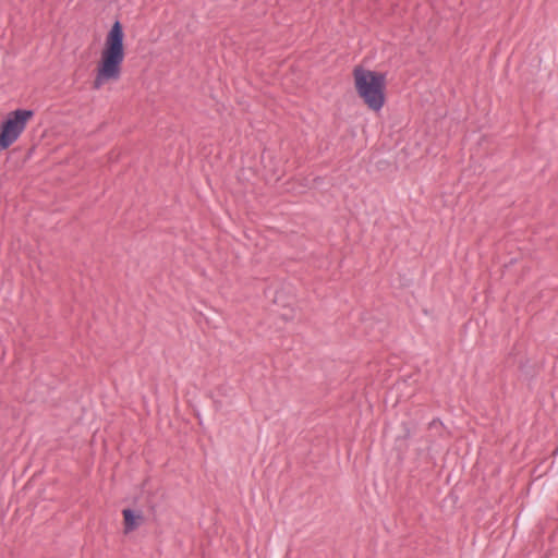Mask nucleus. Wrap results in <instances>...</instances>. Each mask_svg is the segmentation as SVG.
Masks as SVG:
<instances>
[{
	"instance_id": "nucleus-1",
	"label": "nucleus",
	"mask_w": 558,
	"mask_h": 558,
	"mask_svg": "<svg viewBox=\"0 0 558 558\" xmlns=\"http://www.w3.org/2000/svg\"><path fill=\"white\" fill-rule=\"evenodd\" d=\"M123 38L122 25L117 21L105 40L96 77L93 83L95 89H99L107 82L120 78L121 66L124 60Z\"/></svg>"
},
{
	"instance_id": "nucleus-2",
	"label": "nucleus",
	"mask_w": 558,
	"mask_h": 558,
	"mask_svg": "<svg viewBox=\"0 0 558 558\" xmlns=\"http://www.w3.org/2000/svg\"><path fill=\"white\" fill-rule=\"evenodd\" d=\"M353 75L359 96L364 100L369 109L379 111L385 104V74L362 68H355Z\"/></svg>"
},
{
	"instance_id": "nucleus-3",
	"label": "nucleus",
	"mask_w": 558,
	"mask_h": 558,
	"mask_svg": "<svg viewBox=\"0 0 558 558\" xmlns=\"http://www.w3.org/2000/svg\"><path fill=\"white\" fill-rule=\"evenodd\" d=\"M34 116L32 110L17 109L9 113L1 125L0 150L10 147L25 130L28 120Z\"/></svg>"
},
{
	"instance_id": "nucleus-4",
	"label": "nucleus",
	"mask_w": 558,
	"mask_h": 558,
	"mask_svg": "<svg viewBox=\"0 0 558 558\" xmlns=\"http://www.w3.org/2000/svg\"><path fill=\"white\" fill-rule=\"evenodd\" d=\"M123 519L125 533H130L135 530L143 521V517L141 514H135L131 509L123 510Z\"/></svg>"
}]
</instances>
